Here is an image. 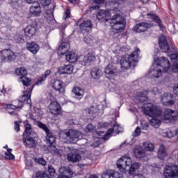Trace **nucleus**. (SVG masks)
<instances>
[{
    "label": "nucleus",
    "instance_id": "obj_1",
    "mask_svg": "<svg viewBox=\"0 0 178 178\" xmlns=\"http://www.w3.org/2000/svg\"><path fill=\"white\" fill-rule=\"evenodd\" d=\"M142 109L144 113L152 118L149 120V123L151 126L158 129L161 126L163 120H177L178 113L177 111H172L171 109H167L165 111L163 118H162V112L156 106L151 103H144L142 106Z\"/></svg>",
    "mask_w": 178,
    "mask_h": 178
},
{
    "label": "nucleus",
    "instance_id": "obj_2",
    "mask_svg": "<svg viewBox=\"0 0 178 178\" xmlns=\"http://www.w3.org/2000/svg\"><path fill=\"white\" fill-rule=\"evenodd\" d=\"M46 136L47 143L49 144L51 148H54V155H59L62 156H81L84 152L81 150H77V149L70 148L69 147H62L60 150L57 149L55 147L56 145V138L54 136V134L51 133L50 131L47 132Z\"/></svg>",
    "mask_w": 178,
    "mask_h": 178
},
{
    "label": "nucleus",
    "instance_id": "obj_3",
    "mask_svg": "<svg viewBox=\"0 0 178 178\" xmlns=\"http://www.w3.org/2000/svg\"><path fill=\"white\" fill-rule=\"evenodd\" d=\"M152 68L147 76L151 77L152 79H158L162 76V73L163 72H169L170 70V63L169 60L165 57H159L157 58H154V63L152 65Z\"/></svg>",
    "mask_w": 178,
    "mask_h": 178
},
{
    "label": "nucleus",
    "instance_id": "obj_4",
    "mask_svg": "<svg viewBox=\"0 0 178 178\" xmlns=\"http://www.w3.org/2000/svg\"><path fill=\"white\" fill-rule=\"evenodd\" d=\"M117 168L122 173L129 172V175H136L137 170L140 169V163H133L130 157L122 156L117 161Z\"/></svg>",
    "mask_w": 178,
    "mask_h": 178
},
{
    "label": "nucleus",
    "instance_id": "obj_5",
    "mask_svg": "<svg viewBox=\"0 0 178 178\" xmlns=\"http://www.w3.org/2000/svg\"><path fill=\"white\" fill-rule=\"evenodd\" d=\"M31 89L28 88L24 92L23 95L19 98V100H16L10 104H6V108L10 115H16L15 109H20L23 107V102L29 101L31 102Z\"/></svg>",
    "mask_w": 178,
    "mask_h": 178
},
{
    "label": "nucleus",
    "instance_id": "obj_6",
    "mask_svg": "<svg viewBox=\"0 0 178 178\" xmlns=\"http://www.w3.org/2000/svg\"><path fill=\"white\" fill-rule=\"evenodd\" d=\"M138 59H140V49L136 48L132 54L122 58L120 60L122 69H123V70H127V69H130L131 66L136 67Z\"/></svg>",
    "mask_w": 178,
    "mask_h": 178
},
{
    "label": "nucleus",
    "instance_id": "obj_7",
    "mask_svg": "<svg viewBox=\"0 0 178 178\" xmlns=\"http://www.w3.org/2000/svg\"><path fill=\"white\" fill-rule=\"evenodd\" d=\"M59 136L62 140H67L70 143H72V144H76L79 140L83 138V134L74 129L61 131Z\"/></svg>",
    "mask_w": 178,
    "mask_h": 178
},
{
    "label": "nucleus",
    "instance_id": "obj_8",
    "mask_svg": "<svg viewBox=\"0 0 178 178\" xmlns=\"http://www.w3.org/2000/svg\"><path fill=\"white\" fill-rule=\"evenodd\" d=\"M110 25L112 27L113 30L122 32L123 31V30H124V28L126 27V19H124V17H123V16L117 14L112 17Z\"/></svg>",
    "mask_w": 178,
    "mask_h": 178
},
{
    "label": "nucleus",
    "instance_id": "obj_9",
    "mask_svg": "<svg viewBox=\"0 0 178 178\" xmlns=\"http://www.w3.org/2000/svg\"><path fill=\"white\" fill-rule=\"evenodd\" d=\"M15 73L17 76H19L18 79L19 83H22L25 87H29L31 83V79L27 78V70L25 67H22L15 70Z\"/></svg>",
    "mask_w": 178,
    "mask_h": 178
},
{
    "label": "nucleus",
    "instance_id": "obj_10",
    "mask_svg": "<svg viewBox=\"0 0 178 178\" xmlns=\"http://www.w3.org/2000/svg\"><path fill=\"white\" fill-rule=\"evenodd\" d=\"M120 129L119 125L115 124L113 128L108 129L106 133L105 131H99L97 132L98 138L104 140H109L111 134H113V136L119 134V133H120Z\"/></svg>",
    "mask_w": 178,
    "mask_h": 178
},
{
    "label": "nucleus",
    "instance_id": "obj_11",
    "mask_svg": "<svg viewBox=\"0 0 178 178\" xmlns=\"http://www.w3.org/2000/svg\"><path fill=\"white\" fill-rule=\"evenodd\" d=\"M159 44L163 52H165L166 54H172L176 51L175 46H172V48H169V45L168 44V41L166 40V37H165V35H161L159 38Z\"/></svg>",
    "mask_w": 178,
    "mask_h": 178
},
{
    "label": "nucleus",
    "instance_id": "obj_12",
    "mask_svg": "<svg viewBox=\"0 0 178 178\" xmlns=\"http://www.w3.org/2000/svg\"><path fill=\"white\" fill-rule=\"evenodd\" d=\"M1 54V60L3 63L8 60H15L16 59V54L10 49L2 50Z\"/></svg>",
    "mask_w": 178,
    "mask_h": 178
},
{
    "label": "nucleus",
    "instance_id": "obj_13",
    "mask_svg": "<svg viewBox=\"0 0 178 178\" xmlns=\"http://www.w3.org/2000/svg\"><path fill=\"white\" fill-rule=\"evenodd\" d=\"M41 6L38 2L33 3L29 8V15L33 17L41 16Z\"/></svg>",
    "mask_w": 178,
    "mask_h": 178
},
{
    "label": "nucleus",
    "instance_id": "obj_14",
    "mask_svg": "<svg viewBox=\"0 0 178 178\" xmlns=\"http://www.w3.org/2000/svg\"><path fill=\"white\" fill-rule=\"evenodd\" d=\"M153 26H154V24H152L141 22V23L137 24L134 27V31H135V33H144V31H147L148 29H151V27H153Z\"/></svg>",
    "mask_w": 178,
    "mask_h": 178
},
{
    "label": "nucleus",
    "instance_id": "obj_15",
    "mask_svg": "<svg viewBox=\"0 0 178 178\" xmlns=\"http://www.w3.org/2000/svg\"><path fill=\"white\" fill-rule=\"evenodd\" d=\"M49 109L53 115H60L62 113V107H60V104L56 101L51 102Z\"/></svg>",
    "mask_w": 178,
    "mask_h": 178
},
{
    "label": "nucleus",
    "instance_id": "obj_16",
    "mask_svg": "<svg viewBox=\"0 0 178 178\" xmlns=\"http://www.w3.org/2000/svg\"><path fill=\"white\" fill-rule=\"evenodd\" d=\"M97 19H99V22L106 23V22L111 19V13L108 10H100L97 15Z\"/></svg>",
    "mask_w": 178,
    "mask_h": 178
},
{
    "label": "nucleus",
    "instance_id": "obj_17",
    "mask_svg": "<svg viewBox=\"0 0 178 178\" xmlns=\"http://www.w3.org/2000/svg\"><path fill=\"white\" fill-rule=\"evenodd\" d=\"M172 96L170 93H164L161 97V101L164 106H172L175 105V101L172 100Z\"/></svg>",
    "mask_w": 178,
    "mask_h": 178
},
{
    "label": "nucleus",
    "instance_id": "obj_18",
    "mask_svg": "<svg viewBox=\"0 0 178 178\" xmlns=\"http://www.w3.org/2000/svg\"><path fill=\"white\" fill-rule=\"evenodd\" d=\"M165 178H178V170L176 168L168 167L164 172Z\"/></svg>",
    "mask_w": 178,
    "mask_h": 178
},
{
    "label": "nucleus",
    "instance_id": "obj_19",
    "mask_svg": "<svg viewBox=\"0 0 178 178\" xmlns=\"http://www.w3.org/2000/svg\"><path fill=\"white\" fill-rule=\"evenodd\" d=\"M96 58L95 55L92 53H88L87 55H86L83 60H80V63L82 65V66H88L90 63L92 62H95Z\"/></svg>",
    "mask_w": 178,
    "mask_h": 178
},
{
    "label": "nucleus",
    "instance_id": "obj_20",
    "mask_svg": "<svg viewBox=\"0 0 178 178\" xmlns=\"http://www.w3.org/2000/svg\"><path fill=\"white\" fill-rule=\"evenodd\" d=\"M102 178H123V175L118 172L108 170L102 175Z\"/></svg>",
    "mask_w": 178,
    "mask_h": 178
},
{
    "label": "nucleus",
    "instance_id": "obj_21",
    "mask_svg": "<svg viewBox=\"0 0 178 178\" xmlns=\"http://www.w3.org/2000/svg\"><path fill=\"white\" fill-rule=\"evenodd\" d=\"M104 73L107 79H109V80L113 79V77H115L116 74V70H115V67L109 64L105 67Z\"/></svg>",
    "mask_w": 178,
    "mask_h": 178
},
{
    "label": "nucleus",
    "instance_id": "obj_22",
    "mask_svg": "<svg viewBox=\"0 0 178 178\" xmlns=\"http://www.w3.org/2000/svg\"><path fill=\"white\" fill-rule=\"evenodd\" d=\"M24 127H25V132L23 134V136H32L33 137H35L36 134L35 132H34V129H33V127H31V124H30L29 123L28 120H26L24 122Z\"/></svg>",
    "mask_w": 178,
    "mask_h": 178
},
{
    "label": "nucleus",
    "instance_id": "obj_23",
    "mask_svg": "<svg viewBox=\"0 0 178 178\" xmlns=\"http://www.w3.org/2000/svg\"><path fill=\"white\" fill-rule=\"evenodd\" d=\"M25 35L29 38L35 35L37 33V27L35 25H29L24 29Z\"/></svg>",
    "mask_w": 178,
    "mask_h": 178
},
{
    "label": "nucleus",
    "instance_id": "obj_24",
    "mask_svg": "<svg viewBox=\"0 0 178 178\" xmlns=\"http://www.w3.org/2000/svg\"><path fill=\"white\" fill-rule=\"evenodd\" d=\"M53 88L56 91H58L60 94L65 92V86L63 85V81L60 80H56L52 83Z\"/></svg>",
    "mask_w": 178,
    "mask_h": 178
},
{
    "label": "nucleus",
    "instance_id": "obj_25",
    "mask_svg": "<svg viewBox=\"0 0 178 178\" xmlns=\"http://www.w3.org/2000/svg\"><path fill=\"white\" fill-rule=\"evenodd\" d=\"M33 136H26L23 138V142L26 147H35V140Z\"/></svg>",
    "mask_w": 178,
    "mask_h": 178
},
{
    "label": "nucleus",
    "instance_id": "obj_26",
    "mask_svg": "<svg viewBox=\"0 0 178 178\" xmlns=\"http://www.w3.org/2000/svg\"><path fill=\"white\" fill-rule=\"evenodd\" d=\"M72 91L77 99H81L84 97V90L79 86L74 87Z\"/></svg>",
    "mask_w": 178,
    "mask_h": 178
},
{
    "label": "nucleus",
    "instance_id": "obj_27",
    "mask_svg": "<svg viewBox=\"0 0 178 178\" xmlns=\"http://www.w3.org/2000/svg\"><path fill=\"white\" fill-rule=\"evenodd\" d=\"M26 48L28 51H30L33 55H35V54L40 51V46L34 42L26 43Z\"/></svg>",
    "mask_w": 178,
    "mask_h": 178
},
{
    "label": "nucleus",
    "instance_id": "obj_28",
    "mask_svg": "<svg viewBox=\"0 0 178 178\" xmlns=\"http://www.w3.org/2000/svg\"><path fill=\"white\" fill-rule=\"evenodd\" d=\"M135 99H137L139 104H143V102H147L148 101V95L147 92H137L135 95Z\"/></svg>",
    "mask_w": 178,
    "mask_h": 178
},
{
    "label": "nucleus",
    "instance_id": "obj_29",
    "mask_svg": "<svg viewBox=\"0 0 178 178\" xmlns=\"http://www.w3.org/2000/svg\"><path fill=\"white\" fill-rule=\"evenodd\" d=\"M73 65L71 64L65 65L61 67H60L59 73L61 74H72L73 73Z\"/></svg>",
    "mask_w": 178,
    "mask_h": 178
},
{
    "label": "nucleus",
    "instance_id": "obj_30",
    "mask_svg": "<svg viewBox=\"0 0 178 178\" xmlns=\"http://www.w3.org/2000/svg\"><path fill=\"white\" fill-rule=\"evenodd\" d=\"M170 58L173 62L172 66L171 67V71L174 73H177L178 72V55L176 54H172Z\"/></svg>",
    "mask_w": 178,
    "mask_h": 178
},
{
    "label": "nucleus",
    "instance_id": "obj_31",
    "mask_svg": "<svg viewBox=\"0 0 178 178\" xmlns=\"http://www.w3.org/2000/svg\"><path fill=\"white\" fill-rule=\"evenodd\" d=\"M65 58L70 63H74L77 62V59H79V56H77L76 53L70 51L67 54H66Z\"/></svg>",
    "mask_w": 178,
    "mask_h": 178
},
{
    "label": "nucleus",
    "instance_id": "obj_32",
    "mask_svg": "<svg viewBox=\"0 0 178 178\" xmlns=\"http://www.w3.org/2000/svg\"><path fill=\"white\" fill-rule=\"evenodd\" d=\"M70 49V44L68 42H63L58 47V54L65 55Z\"/></svg>",
    "mask_w": 178,
    "mask_h": 178
},
{
    "label": "nucleus",
    "instance_id": "obj_33",
    "mask_svg": "<svg viewBox=\"0 0 178 178\" xmlns=\"http://www.w3.org/2000/svg\"><path fill=\"white\" fill-rule=\"evenodd\" d=\"M92 27V24L90 20L83 21V23L79 24V29L81 31H88V29Z\"/></svg>",
    "mask_w": 178,
    "mask_h": 178
},
{
    "label": "nucleus",
    "instance_id": "obj_34",
    "mask_svg": "<svg viewBox=\"0 0 178 178\" xmlns=\"http://www.w3.org/2000/svg\"><path fill=\"white\" fill-rule=\"evenodd\" d=\"M91 76L95 80H98V79H100L101 76H102V70L97 67L92 68L91 71Z\"/></svg>",
    "mask_w": 178,
    "mask_h": 178
},
{
    "label": "nucleus",
    "instance_id": "obj_35",
    "mask_svg": "<svg viewBox=\"0 0 178 178\" xmlns=\"http://www.w3.org/2000/svg\"><path fill=\"white\" fill-rule=\"evenodd\" d=\"M143 146L144 147V149L145 151H149L150 152H154L155 151V145L150 142H144L143 143Z\"/></svg>",
    "mask_w": 178,
    "mask_h": 178
},
{
    "label": "nucleus",
    "instance_id": "obj_36",
    "mask_svg": "<svg viewBox=\"0 0 178 178\" xmlns=\"http://www.w3.org/2000/svg\"><path fill=\"white\" fill-rule=\"evenodd\" d=\"M45 17L50 22H55V18H54V9L49 8V10H47L45 13Z\"/></svg>",
    "mask_w": 178,
    "mask_h": 178
},
{
    "label": "nucleus",
    "instance_id": "obj_37",
    "mask_svg": "<svg viewBox=\"0 0 178 178\" xmlns=\"http://www.w3.org/2000/svg\"><path fill=\"white\" fill-rule=\"evenodd\" d=\"M168 154V150L166 149V146L165 145H161L158 151L159 156H166Z\"/></svg>",
    "mask_w": 178,
    "mask_h": 178
},
{
    "label": "nucleus",
    "instance_id": "obj_38",
    "mask_svg": "<svg viewBox=\"0 0 178 178\" xmlns=\"http://www.w3.org/2000/svg\"><path fill=\"white\" fill-rule=\"evenodd\" d=\"M134 152L135 156H138V155H143V154L145 152V149H144V147L137 145L134 148Z\"/></svg>",
    "mask_w": 178,
    "mask_h": 178
},
{
    "label": "nucleus",
    "instance_id": "obj_39",
    "mask_svg": "<svg viewBox=\"0 0 178 178\" xmlns=\"http://www.w3.org/2000/svg\"><path fill=\"white\" fill-rule=\"evenodd\" d=\"M51 74V70H47L43 75L40 78H39L38 81L36 82V84H41L42 82L47 80V77Z\"/></svg>",
    "mask_w": 178,
    "mask_h": 178
},
{
    "label": "nucleus",
    "instance_id": "obj_40",
    "mask_svg": "<svg viewBox=\"0 0 178 178\" xmlns=\"http://www.w3.org/2000/svg\"><path fill=\"white\" fill-rule=\"evenodd\" d=\"M147 16H148V17H149L150 19L154 20V22L157 23L159 24V27H162V21H161V19H159V17H158V16H156L155 15H152V14H147Z\"/></svg>",
    "mask_w": 178,
    "mask_h": 178
},
{
    "label": "nucleus",
    "instance_id": "obj_41",
    "mask_svg": "<svg viewBox=\"0 0 178 178\" xmlns=\"http://www.w3.org/2000/svg\"><path fill=\"white\" fill-rule=\"evenodd\" d=\"M34 161L39 165H42V166H45L47 165V161L42 157H35Z\"/></svg>",
    "mask_w": 178,
    "mask_h": 178
},
{
    "label": "nucleus",
    "instance_id": "obj_42",
    "mask_svg": "<svg viewBox=\"0 0 178 178\" xmlns=\"http://www.w3.org/2000/svg\"><path fill=\"white\" fill-rule=\"evenodd\" d=\"M37 126H38V127H40V129H42V130H44L45 131L46 134L47 133H49V129H48V127H47V125H45V124H43L42 122L38 121Z\"/></svg>",
    "mask_w": 178,
    "mask_h": 178
},
{
    "label": "nucleus",
    "instance_id": "obj_43",
    "mask_svg": "<svg viewBox=\"0 0 178 178\" xmlns=\"http://www.w3.org/2000/svg\"><path fill=\"white\" fill-rule=\"evenodd\" d=\"M95 130V127L91 124H89L87 125V127L85 128V132L86 133H92Z\"/></svg>",
    "mask_w": 178,
    "mask_h": 178
},
{
    "label": "nucleus",
    "instance_id": "obj_44",
    "mask_svg": "<svg viewBox=\"0 0 178 178\" xmlns=\"http://www.w3.org/2000/svg\"><path fill=\"white\" fill-rule=\"evenodd\" d=\"M15 40L18 42V44H22L24 42V39L23 38V35L17 34L15 35Z\"/></svg>",
    "mask_w": 178,
    "mask_h": 178
},
{
    "label": "nucleus",
    "instance_id": "obj_45",
    "mask_svg": "<svg viewBox=\"0 0 178 178\" xmlns=\"http://www.w3.org/2000/svg\"><path fill=\"white\" fill-rule=\"evenodd\" d=\"M84 42L90 45L92 42V38H91V35H86L84 38Z\"/></svg>",
    "mask_w": 178,
    "mask_h": 178
},
{
    "label": "nucleus",
    "instance_id": "obj_46",
    "mask_svg": "<svg viewBox=\"0 0 178 178\" xmlns=\"http://www.w3.org/2000/svg\"><path fill=\"white\" fill-rule=\"evenodd\" d=\"M163 136L164 137H168V138H172L175 136V134L172 132V131L168 130L166 132H164Z\"/></svg>",
    "mask_w": 178,
    "mask_h": 178
},
{
    "label": "nucleus",
    "instance_id": "obj_47",
    "mask_svg": "<svg viewBox=\"0 0 178 178\" xmlns=\"http://www.w3.org/2000/svg\"><path fill=\"white\" fill-rule=\"evenodd\" d=\"M81 157H77V156H75V157H73V156H67V161H69L70 162H79V161H80V159Z\"/></svg>",
    "mask_w": 178,
    "mask_h": 178
},
{
    "label": "nucleus",
    "instance_id": "obj_48",
    "mask_svg": "<svg viewBox=\"0 0 178 178\" xmlns=\"http://www.w3.org/2000/svg\"><path fill=\"white\" fill-rule=\"evenodd\" d=\"M97 108L94 106H91L88 110H86V112H88L89 115H94L97 113Z\"/></svg>",
    "mask_w": 178,
    "mask_h": 178
},
{
    "label": "nucleus",
    "instance_id": "obj_49",
    "mask_svg": "<svg viewBox=\"0 0 178 178\" xmlns=\"http://www.w3.org/2000/svg\"><path fill=\"white\" fill-rule=\"evenodd\" d=\"M20 123H22V121L15 122V130L16 131H20Z\"/></svg>",
    "mask_w": 178,
    "mask_h": 178
},
{
    "label": "nucleus",
    "instance_id": "obj_50",
    "mask_svg": "<svg viewBox=\"0 0 178 178\" xmlns=\"http://www.w3.org/2000/svg\"><path fill=\"white\" fill-rule=\"evenodd\" d=\"M48 170L50 176H54L55 175V169L52 168V166H49L48 167Z\"/></svg>",
    "mask_w": 178,
    "mask_h": 178
},
{
    "label": "nucleus",
    "instance_id": "obj_51",
    "mask_svg": "<svg viewBox=\"0 0 178 178\" xmlns=\"http://www.w3.org/2000/svg\"><path fill=\"white\" fill-rule=\"evenodd\" d=\"M150 92H152V94H154L156 95L159 92V91L158 90V88L154 86L152 87V89L149 90Z\"/></svg>",
    "mask_w": 178,
    "mask_h": 178
},
{
    "label": "nucleus",
    "instance_id": "obj_52",
    "mask_svg": "<svg viewBox=\"0 0 178 178\" xmlns=\"http://www.w3.org/2000/svg\"><path fill=\"white\" fill-rule=\"evenodd\" d=\"M40 1L43 6H49V5H51V0H40Z\"/></svg>",
    "mask_w": 178,
    "mask_h": 178
},
{
    "label": "nucleus",
    "instance_id": "obj_53",
    "mask_svg": "<svg viewBox=\"0 0 178 178\" xmlns=\"http://www.w3.org/2000/svg\"><path fill=\"white\" fill-rule=\"evenodd\" d=\"M142 130H148L149 124L148 122H141Z\"/></svg>",
    "mask_w": 178,
    "mask_h": 178
},
{
    "label": "nucleus",
    "instance_id": "obj_54",
    "mask_svg": "<svg viewBox=\"0 0 178 178\" xmlns=\"http://www.w3.org/2000/svg\"><path fill=\"white\" fill-rule=\"evenodd\" d=\"M141 133V129L140 127H137L134 131V136L135 137H138V136H140V134Z\"/></svg>",
    "mask_w": 178,
    "mask_h": 178
},
{
    "label": "nucleus",
    "instance_id": "obj_55",
    "mask_svg": "<svg viewBox=\"0 0 178 178\" xmlns=\"http://www.w3.org/2000/svg\"><path fill=\"white\" fill-rule=\"evenodd\" d=\"M37 178H49V176H48L45 173H42V174H38Z\"/></svg>",
    "mask_w": 178,
    "mask_h": 178
},
{
    "label": "nucleus",
    "instance_id": "obj_56",
    "mask_svg": "<svg viewBox=\"0 0 178 178\" xmlns=\"http://www.w3.org/2000/svg\"><path fill=\"white\" fill-rule=\"evenodd\" d=\"M6 156H15V155L12 154V149H8L7 152H6Z\"/></svg>",
    "mask_w": 178,
    "mask_h": 178
},
{
    "label": "nucleus",
    "instance_id": "obj_57",
    "mask_svg": "<svg viewBox=\"0 0 178 178\" xmlns=\"http://www.w3.org/2000/svg\"><path fill=\"white\" fill-rule=\"evenodd\" d=\"M19 2V0H11V5L12 6L16 7L17 6V3Z\"/></svg>",
    "mask_w": 178,
    "mask_h": 178
},
{
    "label": "nucleus",
    "instance_id": "obj_58",
    "mask_svg": "<svg viewBox=\"0 0 178 178\" xmlns=\"http://www.w3.org/2000/svg\"><path fill=\"white\" fill-rule=\"evenodd\" d=\"M3 158L6 161H15V156H5Z\"/></svg>",
    "mask_w": 178,
    "mask_h": 178
},
{
    "label": "nucleus",
    "instance_id": "obj_59",
    "mask_svg": "<svg viewBox=\"0 0 178 178\" xmlns=\"http://www.w3.org/2000/svg\"><path fill=\"white\" fill-rule=\"evenodd\" d=\"M26 165L31 168L33 166V161H31V160L30 159H27L26 162Z\"/></svg>",
    "mask_w": 178,
    "mask_h": 178
},
{
    "label": "nucleus",
    "instance_id": "obj_60",
    "mask_svg": "<svg viewBox=\"0 0 178 178\" xmlns=\"http://www.w3.org/2000/svg\"><path fill=\"white\" fill-rule=\"evenodd\" d=\"M70 17V13L69 11H65L64 15V19H69Z\"/></svg>",
    "mask_w": 178,
    "mask_h": 178
},
{
    "label": "nucleus",
    "instance_id": "obj_61",
    "mask_svg": "<svg viewBox=\"0 0 178 178\" xmlns=\"http://www.w3.org/2000/svg\"><path fill=\"white\" fill-rule=\"evenodd\" d=\"M27 117L29 119H31V120H35V118H34V115H33V114L31 113H29L27 115Z\"/></svg>",
    "mask_w": 178,
    "mask_h": 178
},
{
    "label": "nucleus",
    "instance_id": "obj_62",
    "mask_svg": "<svg viewBox=\"0 0 178 178\" xmlns=\"http://www.w3.org/2000/svg\"><path fill=\"white\" fill-rule=\"evenodd\" d=\"M132 178H145L143 176V175H134Z\"/></svg>",
    "mask_w": 178,
    "mask_h": 178
},
{
    "label": "nucleus",
    "instance_id": "obj_63",
    "mask_svg": "<svg viewBox=\"0 0 178 178\" xmlns=\"http://www.w3.org/2000/svg\"><path fill=\"white\" fill-rule=\"evenodd\" d=\"M70 3H73L74 5H76V3H79V0H69Z\"/></svg>",
    "mask_w": 178,
    "mask_h": 178
},
{
    "label": "nucleus",
    "instance_id": "obj_64",
    "mask_svg": "<svg viewBox=\"0 0 178 178\" xmlns=\"http://www.w3.org/2000/svg\"><path fill=\"white\" fill-rule=\"evenodd\" d=\"M66 27H67V24L66 23H63L61 24V29L62 30H65V29H66Z\"/></svg>",
    "mask_w": 178,
    "mask_h": 178
}]
</instances>
